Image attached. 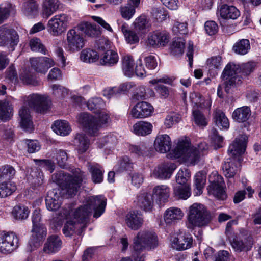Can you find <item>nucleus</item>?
<instances>
[{
  "instance_id": "1",
  "label": "nucleus",
  "mask_w": 261,
  "mask_h": 261,
  "mask_svg": "<svg viewBox=\"0 0 261 261\" xmlns=\"http://www.w3.org/2000/svg\"><path fill=\"white\" fill-rule=\"evenodd\" d=\"M107 199L102 196H90L85 203L78 207L71 216L67 217L63 232L66 237H70L75 233L81 234L85 228L91 213L94 211L93 217H99L105 212Z\"/></svg>"
},
{
  "instance_id": "2",
  "label": "nucleus",
  "mask_w": 261,
  "mask_h": 261,
  "mask_svg": "<svg viewBox=\"0 0 261 261\" xmlns=\"http://www.w3.org/2000/svg\"><path fill=\"white\" fill-rule=\"evenodd\" d=\"M50 105V100L47 95L33 93L26 96L24 98V105L19 111L21 127L26 131H31L33 128L30 109L27 106L37 112L44 113L49 109Z\"/></svg>"
},
{
  "instance_id": "3",
  "label": "nucleus",
  "mask_w": 261,
  "mask_h": 261,
  "mask_svg": "<svg viewBox=\"0 0 261 261\" xmlns=\"http://www.w3.org/2000/svg\"><path fill=\"white\" fill-rule=\"evenodd\" d=\"M257 63L249 61L240 65L228 63L224 68L222 77L225 84V90L229 93L232 87L239 85L241 80L249 76L256 69Z\"/></svg>"
},
{
  "instance_id": "4",
  "label": "nucleus",
  "mask_w": 261,
  "mask_h": 261,
  "mask_svg": "<svg viewBox=\"0 0 261 261\" xmlns=\"http://www.w3.org/2000/svg\"><path fill=\"white\" fill-rule=\"evenodd\" d=\"M247 139L246 135H241L230 145L228 150L230 158L227 159L223 166V173L226 177L232 178L239 171L242 161L241 155L246 150Z\"/></svg>"
},
{
  "instance_id": "5",
  "label": "nucleus",
  "mask_w": 261,
  "mask_h": 261,
  "mask_svg": "<svg viewBox=\"0 0 261 261\" xmlns=\"http://www.w3.org/2000/svg\"><path fill=\"white\" fill-rule=\"evenodd\" d=\"M207 149L205 144H201L197 148L191 146L187 141L179 140L176 147L172 151V156L175 158H181L188 165H194L198 163L202 152Z\"/></svg>"
},
{
  "instance_id": "6",
  "label": "nucleus",
  "mask_w": 261,
  "mask_h": 261,
  "mask_svg": "<svg viewBox=\"0 0 261 261\" xmlns=\"http://www.w3.org/2000/svg\"><path fill=\"white\" fill-rule=\"evenodd\" d=\"M72 173L71 175L61 171L53 175L54 180L71 196L76 193L78 188L86 176L84 173L78 168L73 170Z\"/></svg>"
},
{
  "instance_id": "7",
  "label": "nucleus",
  "mask_w": 261,
  "mask_h": 261,
  "mask_svg": "<svg viewBox=\"0 0 261 261\" xmlns=\"http://www.w3.org/2000/svg\"><path fill=\"white\" fill-rule=\"evenodd\" d=\"M33 224L32 237L29 242L27 249L32 251L39 247L42 243L47 234V229L42 223L40 210L36 209L32 216Z\"/></svg>"
},
{
  "instance_id": "8",
  "label": "nucleus",
  "mask_w": 261,
  "mask_h": 261,
  "mask_svg": "<svg viewBox=\"0 0 261 261\" xmlns=\"http://www.w3.org/2000/svg\"><path fill=\"white\" fill-rule=\"evenodd\" d=\"M158 244V237L153 231L146 229L141 230L133 239V253L139 254L144 250L154 249Z\"/></svg>"
},
{
  "instance_id": "9",
  "label": "nucleus",
  "mask_w": 261,
  "mask_h": 261,
  "mask_svg": "<svg viewBox=\"0 0 261 261\" xmlns=\"http://www.w3.org/2000/svg\"><path fill=\"white\" fill-rule=\"evenodd\" d=\"M188 227H202L206 225L211 220L210 212L203 204L195 203L189 208Z\"/></svg>"
},
{
  "instance_id": "10",
  "label": "nucleus",
  "mask_w": 261,
  "mask_h": 261,
  "mask_svg": "<svg viewBox=\"0 0 261 261\" xmlns=\"http://www.w3.org/2000/svg\"><path fill=\"white\" fill-rule=\"evenodd\" d=\"M70 17L66 14L56 15L48 21V32L53 36L61 35L67 29Z\"/></svg>"
},
{
  "instance_id": "11",
  "label": "nucleus",
  "mask_w": 261,
  "mask_h": 261,
  "mask_svg": "<svg viewBox=\"0 0 261 261\" xmlns=\"http://www.w3.org/2000/svg\"><path fill=\"white\" fill-rule=\"evenodd\" d=\"M77 122L86 129L91 135H97L99 129V125L97 120L92 115L84 112L80 113L77 116Z\"/></svg>"
},
{
  "instance_id": "12",
  "label": "nucleus",
  "mask_w": 261,
  "mask_h": 261,
  "mask_svg": "<svg viewBox=\"0 0 261 261\" xmlns=\"http://www.w3.org/2000/svg\"><path fill=\"white\" fill-rule=\"evenodd\" d=\"M31 67L38 73L45 74L48 69L54 66L55 62L47 57H32L30 59Z\"/></svg>"
},
{
  "instance_id": "13",
  "label": "nucleus",
  "mask_w": 261,
  "mask_h": 261,
  "mask_svg": "<svg viewBox=\"0 0 261 261\" xmlns=\"http://www.w3.org/2000/svg\"><path fill=\"white\" fill-rule=\"evenodd\" d=\"M18 41L19 37L15 30L6 25L0 27V46L12 47L17 44Z\"/></svg>"
},
{
  "instance_id": "14",
  "label": "nucleus",
  "mask_w": 261,
  "mask_h": 261,
  "mask_svg": "<svg viewBox=\"0 0 261 261\" xmlns=\"http://www.w3.org/2000/svg\"><path fill=\"white\" fill-rule=\"evenodd\" d=\"M18 239L13 233H4L0 236V252L4 254L13 251L18 246Z\"/></svg>"
},
{
  "instance_id": "15",
  "label": "nucleus",
  "mask_w": 261,
  "mask_h": 261,
  "mask_svg": "<svg viewBox=\"0 0 261 261\" xmlns=\"http://www.w3.org/2000/svg\"><path fill=\"white\" fill-rule=\"evenodd\" d=\"M67 48L71 52H77L85 45V40L75 29L70 30L67 34Z\"/></svg>"
},
{
  "instance_id": "16",
  "label": "nucleus",
  "mask_w": 261,
  "mask_h": 261,
  "mask_svg": "<svg viewBox=\"0 0 261 261\" xmlns=\"http://www.w3.org/2000/svg\"><path fill=\"white\" fill-rule=\"evenodd\" d=\"M153 107L149 103L142 101L137 103L131 110L130 115L134 118H144L150 116Z\"/></svg>"
},
{
  "instance_id": "17",
  "label": "nucleus",
  "mask_w": 261,
  "mask_h": 261,
  "mask_svg": "<svg viewBox=\"0 0 261 261\" xmlns=\"http://www.w3.org/2000/svg\"><path fill=\"white\" fill-rule=\"evenodd\" d=\"M176 168V166L174 163H164L154 169L152 176L162 179L170 178Z\"/></svg>"
},
{
  "instance_id": "18",
  "label": "nucleus",
  "mask_w": 261,
  "mask_h": 261,
  "mask_svg": "<svg viewBox=\"0 0 261 261\" xmlns=\"http://www.w3.org/2000/svg\"><path fill=\"white\" fill-rule=\"evenodd\" d=\"M222 177L217 175L216 178L214 181H211V184L208 187V193L212 195L218 199L225 200L227 195L224 190L223 185L221 183Z\"/></svg>"
},
{
  "instance_id": "19",
  "label": "nucleus",
  "mask_w": 261,
  "mask_h": 261,
  "mask_svg": "<svg viewBox=\"0 0 261 261\" xmlns=\"http://www.w3.org/2000/svg\"><path fill=\"white\" fill-rule=\"evenodd\" d=\"M171 246L176 250H186L190 248L192 239L190 234L180 233L171 239Z\"/></svg>"
},
{
  "instance_id": "20",
  "label": "nucleus",
  "mask_w": 261,
  "mask_h": 261,
  "mask_svg": "<svg viewBox=\"0 0 261 261\" xmlns=\"http://www.w3.org/2000/svg\"><path fill=\"white\" fill-rule=\"evenodd\" d=\"M125 221L127 226L134 230H138L143 224L142 216L137 211L129 212L125 216Z\"/></svg>"
},
{
  "instance_id": "21",
  "label": "nucleus",
  "mask_w": 261,
  "mask_h": 261,
  "mask_svg": "<svg viewBox=\"0 0 261 261\" xmlns=\"http://www.w3.org/2000/svg\"><path fill=\"white\" fill-rule=\"evenodd\" d=\"M169 40V36L165 32H154L149 35L148 43L153 47L165 46Z\"/></svg>"
},
{
  "instance_id": "22",
  "label": "nucleus",
  "mask_w": 261,
  "mask_h": 261,
  "mask_svg": "<svg viewBox=\"0 0 261 261\" xmlns=\"http://www.w3.org/2000/svg\"><path fill=\"white\" fill-rule=\"evenodd\" d=\"M230 242L232 247L238 252L249 250L253 244L252 238L250 237L245 238L234 237L230 240Z\"/></svg>"
},
{
  "instance_id": "23",
  "label": "nucleus",
  "mask_w": 261,
  "mask_h": 261,
  "mask_svg": "<svg viewBox=\"0 0 261 261\" xmlns=\"http://www.w3.org/2000/svg\"><path fill=\"white\" fill-rule=\"evenodd\" d=\"M139 207L145 212H151L154 206V200L151 194L144 193L139 195L136 201Z\"/></svg>"
},
{
  "instance_id": "24",
  "label": "nucleus",
  "mask_w": 261,
  "mask_h": 261,
  "mask_svg": "<svg viewBox=\"0 0 261 261\" xmlns=\"http://www.w3.org/2000/svg\"><path fill=\"white\" fill-rule=\"evenodd\" d=\"M171 144V139L167 134L158 135L154 143L155 150L163 153H166L170 150Z\"/></svg>"
},
{
  "instance_id": "25",
  "label": "nucleus",
  "mask_w": 261,
  "mask_h": 261,
  "mask_svg": "<svg viewBox=\"0 0 261 261\" xmlns=\"http://www.w3.org/2000/svg\"><path fill=\"white\" fill-rule=\"evenodd\" d=\"M183 216L184 213L179 208L171 207L165 212L164 220L166 224L172 225L181 220Z\"/></svg>"
},
{
  "instance_id": "26",
  "label": "nucleus",
  "mask_w": 261,
  "mask_h": 261,
  "mask_svg": "<svg viewBox=\"0 0 261 261\" xmlns=\"http://www.w3.org/2000/svg\"><path fill=\"white\" fill-rule=\"evenodd\" d=\"M87 169L91 174V179L95 184L101 182L103 179L104 170L102 167L96 163H88Z\"/></svg>"
},
{
  "instance_id": "27",
  "label": "nucleus",
  "mask_w": 261,
  "mask_h": 261,
  "mask_svg": "<svg viewBox=\"0 0 261 261\" xmlns=\"http://www.w3.org/2000/svg\"><path fill=\"white\" fill-rule=\"evenodd\" d=\"M28 180L34 189H39L43 183V173L37 168H32L28 175Z\"/></svg>"
},
{
  "instance_id": "28",
  "label": "nucleus",
  "mask_w": 261,
  "mask_h": 261,
  "mask_svg": "<svg viewBox=\"0 0 261 261\" xmlns=\"http://www.w3.org/2000/svg\"><path fill=\"white\" fill-rule=\"evenodd\" d=\"M218 12L224 19H237L240 15L239 10L234 6L223 4L220 6Z\"/></svg>"
},
{
  "instance_id": "29",
  "label": "nucleus",
  "mask_w": 261,
  "mask_h": 261,
  "mask_svg": "<svg viewBox=\"0 0 261 261\" xmlns=\"http://www.w3.org/2000/svg\"><path fill=\"white\" fill-rule=\"evenodd\" d=\"M62 241L60 238L53 235L48 238L44 244L43 250L47 253H55L60 249Z\"/></svg>"
},
{
  "instance_id": "30",
  "label": "nucleus",
  "mask_w": 261,
  "mask_h": 261,
  "mask_svg": "<svg viewBox=\"0 0 261 261\" xmlns=\"http://www.w3.org/2000/svg\"><path fill=\"white\" fill-rule=\"evenodd\" d=\"M59 0H43L41 5L42 14L43 17L48 18L59 9Z\"/></svg>"
},
{
  "instance_id": "31",
  "label": "nucleus",
  "mask_w": 261,
  "mask_h": 261,
  "mask_svg": "<svg viewBox=\"0 0 261 261\" xmlns=\"http://www.w3.org/2000/svg\"><path fill=\"white\" fill-rule=\"evenodd\" d=\"M251 110L247 106H243L234 110L232 114L233 119L239 122L243 123L248 120L251 116Z\"/></svg>"
},
{
  "instance_id": "32",
  "label": "nucleus",
  "mask_w": 261,
  "mask_h": 261,
  "mask_svg": "<svg viewBox=\"0 0 261 261\" xmlns=\"http://www.w3.org/2000/svg\"><path fill=\"white\" fill-rule=\"evenodd\" d=\"M52 129L55 133L62 136L69 135L71 131L69 123L66 120H62L55 121L52 126Z\"/></svg>"
},
{
  "instance_id": "33",
  "label": "nucleus",
  "mask_w": 261,
  "mask_h": 261,
  "mask_svg": "<svg viewBox=\"0 0 261 261\" xmlns=\"http://www.w3.org/2000/svg\"><path fill=\"white\" fill-rule=\"evenodd\" d=\"M38 10V5L35 0H29L24 2L22 8L23 14L31 18L37 15Z\"/></svg>"
},
{
  "instance_id": "34",
  "label": "nucleus",
  "mask_w": 261,
  "mask_h": 261,
  "mask_svg": "<svg viewBox=\"0 0 261 261\" xmlns=\"http://www.w3.org/2000/svg\"><path fill=\"white\" fill-rule=\"evenodd\" d=\"M133 132L138 136H146L150 134L152 130V125L148 122L140 121L133 125Z\"/></svg>"
},
{
  "instance_id": "35",
  "label": "nucleus",
  "mask_w": 261,
  "mask_h": 261,
  "mask_svg": "<svg viewBox=\"0 0 261 261\" xmlns=\"http://www.w3.org/2000/svg\"><path fill=\"white\" fill-rule=\"evenodd\" d=\"M76 29L91 37H97L100 34V31L95 24L88 22L81 23L77 25Z\"/></svg>"
},
{
  "instance_id": "36",
  "label": "nucleus",
  "mask_w": 261,
  "mask_h": 261,
  "mask_svg": "<svg viewBox=\"0 0 261 261\" xmlns=\"http://www.w3.org/2000/svg\"><path fill=\"white\" fill-rule=\"evenodd\" d=\"M135 63L132 57L129 55L125 56L122 61V69L124 75L127 77H132L135 74Z\"/></svg>"
},
{
  "instance_id": "37",
  "label": "nucleus",
  "mask_w": 261,
  "mask_h": 261,
  "mask_svg": "<svg viewBox=\"0 0 261 261\" xmlns=\"http://www.w3.org/2000/svg\"><path fill=\"white\" fill-rule=\"evenodd\" d=\"M74 145L80 153L85 152L88 149L90 142L85 135L79 134L76 135L74 140Z\"/></svg>"
},
{
  "instance_id": "38",
  "label": "nucleus",
  "mask_w": 261,
  "mask_h": 261,
  "mask_svg": "<svg viewBox=\"0 0 261 261\" xmlns=\"http://www.w3.org/2000/svg\"><path fill=\"white\" fill-rule=\"evenodd\" d=\"M117 53L112 50H107L101 59V63L106 66H113L118 61Z\"/></svg>"
},
{
  "instance_id": "39",
  "label": "nucleus",
  "mask_w": 261,
  "mask_h": 261,
  "mask_svg": "<svg viewBox=\"0 0 261 261\" xmlns=\"http://www.w3.org/2000/svg\"><path fill=\"white\" fill-rule=\"evenodd\" d=\"M214 115L215 123L218 127L220 129H228L229 128V120L222 111L217 110Z\"/></svg>"
},
{
  "instance_id": "40",
  "label": "nucleus",
  "mask_w": 261,
  "mask_h": 261,
  "mask_svg": "<svg viewBox=\"0 0 261 261\" xmlns=\"http://www.w3.org/2000/svg\"><path fill=\"white\" fill-rule=\"evenodd\" d=\"M250 49V42L248 39H243L238 41L233 46V51L240 55L248 53Z\"/></svg>"
},
{
  "instance_id": "41",
  "label": "nucleus",
  "mask_w": 261,
  "mask_h": 261,
  "mask_svg": "<svg viewBox=\"0 0 261 261\" xmlns=\"http://www.w3.org/2000/svg\"><path fill=\"white\" fill-rule=\"evenodd\" d=\"M87 106L89 110L96 114L103 109L105 103L100 97H93L88 100Z\"/></svg>"
},
{
  "instance_id": "42",
  "label": "nucleus",
  "mask_w": 261,
  "mask_h": 261,
  "mask_svg": "<svg viewBox=\"0 0 261 261\" xmlns=\"http://www.w3.org/2000/svg\"><path fill=\"white\" fill-rule=\"evenodd\" d=\"M126 41L130 44H134L139 41V37L137 34L128 29V25L124 23L120 27Z\"/></svg>"
},
{
  "instance_id": "43",
  "label": "nucleus",
  "mask_w": 261,
  "mask_h": 261,
  "mask_svg": "<svg viewBox=\"0 0 261 261\" xmlns=\"http://www.w3.org/2000/svg\"><path fill=\"white\" fill-rule=\"evenodd\" d=\"M16 190V185L12 181H5L0 184V197L5 198L11 195Z\"/></svg>"
},
{
  "instance_id": "44",
  "label": "nucleus",
  "mask_w": 261,
  "mask_h": 261,
  "mask_svg": "<svg viewBox=\"0 0 261 261\" xmlns=\"http://www.w3.org/2000/svg\"><path fill=\"white\" fill-rule=\"evenodd\" d=\"M13 108L8 101L0 102V119L6 121L12 116Z\"/></svg>"
},
{
  "instance_id": "45",
  "label": "nucleus",
  "mask_w": 261,
  "mask_h": 261,
  "mask_svg": "<svg viewBox=\"0 0 261 261\" xmlns=\"http://www.w3.org/2000/svg\"><path fill=\"white\" fill-rule=\"evenodd\" d=\"M98 58L97 53L90 49H85L80 54L81 60L86 63L95 62Z\"/></svg>"
},
{
  "instance_id": "46",
  "label": "nucleus",
  "mask_w": 261,
  "mask_h": 261,
  "mask_svg": "<svg viewBox=\"0 0 261 261\" xmlns=\"http://www.w3.org/2000/svg\"><path fill=\"white\" fill-rule=\"evenodd\" d=\"M174 194L178 198L187 199L191 195L189 185L176 186L174 189Z\"/></svg>"
},
{
  "instance_id": "47",
  "label": "nucleus",
  "mask_w": 261,
  "mask_h": 261,
  "mask_svg": "<svg viewBox=\"0 0 261 261\" xmlns=\"http://www.w3.org/2000/svg\"><path fill=\"white\" fill-rule=\"evenodd\" d=\"M154 194L160 201L164 202L169 196V189L165 185L157 186L153 190Z\"/></svg>"
},
{
  "instance_id": "48",
  "label": "nucleus",
  "mask_w": 261,
  "mask_h": 261,
  "mask_svg": "<svg viewBox=\"0 0 261 261\" xmlns=\"http://www.w3.org/2000/svg\"><path fill=\"white\" fill-rule=\"evenodd\" d=\"M28 208L23 205H16L13 210L12 214L16 219L23 220L27 219L29 215Z\"/></svg>"
},
{
  "instance_id": "49",
  "label": "nucleus",
  "mask_w": 261,
  "mask_h": 261,
  "mask_svg": "<svg viewBox=\"0 0 261 261\" xmlns=\"http://www.w3.org/2000/svg\"><path fill=\"white\" fill-rule=\"evenodd\" d=\"M29 44L32 51L43 55L47 54V50L39 38H33L30 40Z\"/></svg>"
},
{
  "instance_id": "50",
  "label": "nucleus",
  "mask_w": 261,
  "mask_h": 261,
  "mask_svg": "<svg viewBox=\"0 0 261 261\" xmlns=\"http://www.w3.org/2000/svg\"><path fill=\"white\" fill-rule=\"evenodd\" d=\"M206 182V175L203 172H199L195 176V185L196 189V193L200 195L202 192V189Z\"/></svg>"
},
{
  "instance_id": "51",
  "label": "nucleus",
  "mask_w": 261,
  "mask_h": 261,
  "mask_svg": "<svg viewBox=\"0 0 261 261\" xmlns=\"http://www.w3.org/2000/svg\"><path fill=\"white\" fill-rule=\"evenodd\" d=\"M133 24L137 32H143L149 27L148 20L145 15H141L136 18Z\"/></svg>"
},
{
  "instance_id": "52",
  "label": "nucleus",
  "mask_w": 261,
  "mask_h": 261,
  "mask_svg": "<svg viewBox=\"0 0 261 261\" xmlns=\"http://www.w3.org/2000/svg\"><path fill=\"white\" fill-rule=\"evenodd\" d=\"M14 7L11 4H6L0 6V24L3 23L14 12Z\"/></svg>"
},
{
  "instance_id": "53",
  "label": "nucleus",
  "mask_w": 261,
  "mask_h": 261,
  "mask_svg": "<svg viewBox=\"0 0 261 261\" xmlns=\"http://www.w3.org/2000/svg\"><path fill=\"white\" fill-rule=\"evenodd\" d=\"M191 174L187 169H180L176 176V181L178 185L184 186L189 185L188 180L190 178Z\"/></svg>"
},
{
  "instance_id": "54",
  "label": "nucleus",
  "mask_w": 261,
  "mask_h": 261,
  "mask_svg": "<svg viewBox=\"0 0 261 261\" xmlns=\"http://www.w3.org/2000/svg\"><path fill=\"white\" fill-rule=\"evenodd\" d=\"M120 12L121 16L126 20H129L134 15L136 12V8L126 4L120 7Z\"/></svg>"
},
{
  "instance_id": "55",
  "label": "nucleus",
  "mask_w": 261,
  "mask_h": 261,
  "mask_svg": "<svg viewBox=\"0 0 261 261\" xmlns=\"http://www.w3.org/2000/svg\"><path fill=\"white\" fill-rule=\"evenodd\" d=\"M129 151L138 156L147 155L148 147L145 143H141L138 145H130Z\"/></svg>"
},
{
  "instance_id": "56",
  "label": "nucleus",
  "mask_w": 261,
  "mask_h": 261,
  "mask_svg": "<svg viewBox=\"0 0 261 261\" xmlns=\"http://www.w3.org/2000/svg\"><path fill=\"white\" fill-rule=\"evenodd\" d=\"M62 198L60 196V193L59 190L53 189L48 192L47 195L45 199V202H47L48 206L50 207V204L54 201L58 202L61 205Z\"/></svg>"
},
{
  "instance_id": "57",
  "label": "nucleus",
  "mask_w": 261,
  "mask_h": 261,
  "mask_svg": "<svg viewBox=\"0 0 261 261\" xmlns=\"http://www.w3.org/2000/svg\"><path fill=\"white\" fill-rule=\"evenodd\" d=\"M53 94L57 98L62 99L65 98L68 95V90L64 87L54 84L51 86Z\"/></svg>"
},
{
  "instance_id": "58",
  "label": "nucleus",
  "mask_w": 261,
  "mask_h": 261,
  "mask_svg": "<svg viewBox=\"0 0 261 261\" xmlns=\"http://www.w3.org/2000/svg\"><path fill=\"white\" fill-rule=\"evenodd\" d=\"M185 47L184 41L181 39L175 40L172 44V53L175 56L181 55L184 52Z\"/></svg>"
},
{
  "instance_id": "59",
  "label": "nucleus",
  "mask_w": 261,
  "mask_h": 261,
  "mask_svg": "<svg viewBox=\"0 0 261 261\" xmlns=\"http://www.w3.org/2000/svg\"><path fill=\"white\" fill-rule=\"evenodd\" d=\"M193 116L195 123L199 126H205L207 123L203 115L198 110H193Z\"/></svg>"
},
{
  "instance_id": "60",
  "label": "nucleus",
  "mask_w": 261,
  "mask_h": 261,
  "mask_svg": "<svg viewBox=\"0 0 261 261\" xmlns=\"http://www.w3.org/2000/svg\"><path fill=\"white\" fill-rule=\"evenodd\" d=\"M15 174V170L12 166L6 165L0 168V177L3 178H10Z\"/></svg>"
},
{
  "instance_id": "61",
  "label": "nucleus",
  "mask_w": 261,
  "mask_h": 261,
  "mask_svg": "<svg viewBox=\"0 0 261 261\" xmlns=\"http://www.w3.org/2000/svg\"><path fill=\"white\" fill-rule=\"evenodd\" d=\"M189 99L191 103L193 105V110L201 107L202 99L200 93L197 92L191 93Z\"/></svg>"
},
{
  "instance_id": "62",
  "label": "nucleus",
  "mask_w": 261,
  "mask_h": 261,
  "mask_svg": "<svg viewBox=\"0 0 261 261\" xmlns=\"http://www.w3.org/2000/svg\"><path fill=\"white\" fill-rule=\"evenodd\" d=\"M20 79L25 84L36 85L37 81L35 79L33 73L29 72H24L20 76Z\"/></svg>"
},
{
  "instance_id": "63",
  "label": "nucleus",
  "mask_w": 261,
  "mask_h": 261,
  "mask_svg": "<svg viewBox=\"0 0 261 261\" xmlns=\"http://www.w3.org/2000/svg\"><path fill=\"white\" fill-rule=\"evenodd\" d=\"M204 28L206 33L210 36L216 34L218 30V25L214 21H206L205 23Z\"/></svg>"
},
{
  "instance_id": "64",
  "label": "nucleus",
  "mask_w": 261,
  "mask_h": 261,
  "mask_svg": "<svg viewBox=\"0 0 261 261\" xmlns=\"http://www.w3.org/2000/svg\"><path fill=\"white\" fill-rule=\"evenodd\" d=\"M152 13L153 17L160 21L165 20L167 16L166 12L163 7L153 8Z\"/></svg>"
}]
</instances>
